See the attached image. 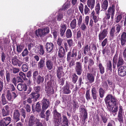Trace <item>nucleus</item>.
<instances>
[{"instance_id": "nucleus-1", "label": "nucleus", "mask_w": 126, "mask_h": 126, "mask_svg": "<svg viewBox=\"0 0 126 126\" xmlns=\"http://www.w3.org/2000/svg\"><path fill=\"white\" fill-rule=\"evenodd\" d=\"M105 101L108 107L110 108L112 112H116L118 110V100L111 94H108L105 99Z\"/></svg>"}, {"instance_id": "nucleus-2", "label": "nucleus", "mask_w": 126, "mask_h": 126, "mask_svg": "<svg viewBox=\"0 0 126 126\" xmlns=\"http://www.w3.org/2000/svg\"><path fill=\"white\" fill-rule=\"evenodd\" d=\"M123 21H121L120 23L112 26L110 32V39H113L115 35L117 36L119 33L122 26Z\"/></svg>"}, {"instance_id": "nucleus-3", "label": "nucleus", "mask_w": 126, "mask_h": 126, "mask_svg": "<svg viewBox=\"0 0 126 126\" xmlns=\"http://www.w3.org/2000/svg\"><path fill=\"white\" fill-rule=\"evenodd\" d=\"M49 29L48 27L38 29L35 32L34 36L36 38H38L39 36L41 37L49 33Z\"/></svg>"}, {"instance_id": "nucleus-4", "label": "nucleus", "mask_w": 126, "mask_h": 126, "mask_svg": "<svg viewBox=\"0 0 126 126\" xmlns=\"http://www.w3.org/2000/svg\"><path fill=\"white\" fill-rule=\"evenodd\" d=\"M53 118L54 119V124L55 126H59L61 122L62 117L61 114L57 112L56 110L53 111Z\"/></svg>"}, {"instance_id": "nucleus-5", "label": "nucleus", "mask_w": 126, "mask_h": 126, "mask_svg": "<svg viewBox=\"0 0 126 126\" xmlns=\"http://www.w3.org/2000/svg\"><path fill=\"white\" fill-rule=\"evenodd\" d=\"M42 111L44 112L50 105V102L48 99L44 98L41 101Z\"/></svg>"}, {"instance_id": "nucleus-6", "label": "nucleus", "mask_w": 126, "mask_h": 126, "mask_svg": "<svg viewBox=\"0 0 126 126\" xmlns=\"http://www.w3.org/2000/svg\"><path fill=\"white\" fill-rule=\"evenodd\" d=\"M78 54V50L75 48H73L72 52H69L67 54V60L68 61L70 62L71 57L76 58Z\"/></svg>"}, {"instance_id": "nucleus-7", "label": "nucleus", "mask_w": 126, "mask_h": 126, "mask_svg": "<svg viewBox=\"0 0 126 126\" xmlns=\"http://www.w3.org/2000/svg\"><path fill=\"white\" fill-rule=\"evenodd\" d=\"M17 95L16 93L12 92V94L10 92L7 90L6 92V97L7 99L9 102H12Z\"/></svg>"}, {"instance_id": "nucleus-8", "label": "nucleus", "mask_w": 126, "mask_h": 126, "mask_svg": "<svg viewBox=\"0 0 126 126\" xmlns=\"http://www.w3.org/2000/svg\"><path fill=\"white\" fill-rule=\"evenodd\" d=\"M11 119L9 116L3 118L0 121V126H7L10 123Z\"/></svg>"}, {"instance_id": "nucleus-9", "label": "nucleus", "mask_w": 126, "mask_h": 126, "mask_svg": "<svg viewBox=\"0 0 126 126\" xmlns=\"http://www.w3.org/2000/svg\"><path fill=\"white\" fill-rule=\"evenodd\" d=\"M13 115L14 123H16L19 120L20 113L18 110L17 109H14L13 111Z\"/></svg>"}, {"instance_id": "nucleus-10", "label": "nucleus", "mask_w": 126, "mask_h": 126, "mask_svg": "<svg viewBox=\"0 0 126 126\" xmlns=\"http://www.w3.org/2000/svg\"><path fill=\"white\" fill-rule=\"evenodd\" d=\"M45 90L48 95L49 96L50 95L54 93L53 89L51 87L50 83L48 82L47 83V84L45 85Z\"/></svg>"}, {"instance_id": "nucleus-11", "label": "nucleus", "mask_w": 126, "mask_h": 126, "mask_svg": "<svg viewBox=\"0 0 126 126\" xmlns=\"http://www.w3.org/2000/svg\"><path fill=\"white\" fill-rule=\"evenodd\" d=\"M123 110L122 106L119 104L117 117L120 123H122L123 122V114L124 113V112H123Z\"/></svg>"}, {"instance_id": "nucleus-12", "label": "nucleus", "mask_w": 126, "mask_h": 126, "mask_svg": "<svg viewBox=\"0 0 126 126\" xmlns=\"http://www.w3.org/2000/svg\"><path fill=\"white\" fill-rule=\"evenodd\" d=\"M108 33L107 29H105L101 30L98 35V38L99 41L103 40L106 37Z\"/></svg>"}, {"instance_id": "nucleus-13", "label": "nucleus", "mask_w": 126, "mask_h": 126, "mask_svg": "<svg viewBox=\"0 0 126 126\" xmlns=\"http://www.w3.org/2000/svg\"><path fill=\"white\" fill-rule=\"evenodd\" d=\"M97 87L95 85H93L92 86L91 89L92 96L94 100H97L98 96V92L97 90Z\"/></svg>"}, {"instance_id": "nucleus-14", "label": "nucleus", "mask_w": 126, "mask_h": 126, "mask_svg": "<svg viewBox=\"0 0 126 126\" xmlns=\"http://www.w3.org/2000/svg\"><path fill=\"white\" fill-rule=\"evenodd\" d=\"M118 75L121 77L126 75V67L124 66H121L118 69Z\"/></svg>"}, {"instance_id": "nucleus-15", "label": "nucleus", "mask_w": 126, "mask_h": 126, "mask_svg": "<svg viewBox=\"0 0 126 126\" xmlns=\"http://www.w3.org/2000/svg\"><path fill=\"white\" fill-rule=\"evenodd\" d=\"M75 69L77 74L78 75H80L82 71L81 63L80 62H77Z\"/></svg>"}, {"instance_id": "nucleus-16", "label": "nucleus", "mask_w": 126, "mask_h": 126, "mask_svg": "<svg viewBox=\"0 0 126 126\" xmlns=\"http://www.w3.org/2000/svg\"><path fill=\"white\" fill-rule=\"evenodd\" d=\"M89 20V17L88 16H86L85 19V22H83L80 26V29L82 31H85L87 28L86 25H88Z\"/></svg>"}, {"instance_id": "nucleus-17", "label": "nucleus", "mask_w": 126, "mask_h": 126, "mask_svg": "<svg viewBox=\"0 0 126 126\" xmlns=\"http://www.w3.org/2000/svg\"><path fill=\"white\" fill-rule=\"evenodd\" d=\"M12 62L14 65L18 66L19 67H20L21 64L23 63V62L17 59V57L15 56L12 59Z\"/></svg>"}, {"instance_id": "nucleus-18", "label": "nucleus", "mask_w": 126, "mask_h": 126, "mask_svg": "<svg viewBox=\"0 0 126 126\" xmlns=\"http://www.w3.org/2000/svg\"><path fill=\"white\" fill-rule=\"evenodd\" d=\"M46 51L48 53L51 52L53 50L54 45L51 43H47L45 46Z\"/></svg>"}, {"instance_id": "nucleus-19", "label": "nucleus", "mask_w": 126, "mask_h": 126, "mask_svg": "<svg viewBox=\"0 0 126 126\" xmlns=\"http://www.w3.org/2000/svg\"><path fill=\"white\" fill-rule=\"evenodd\" d=\"M115 5L112 4L108 8L107 12L108 14H111V18L112 19L114 14Z\"/></svg>"}, {"instance_id": "nucleus-20", "label": "nucleus", "mask_w": 126, "mask_h": 126, "mask_svg": "<svg viewBox=\"0 0 126 126\" xmlns=\"http://www.w3.org/2000/svg\"><path fill=\"white\" fill-rule=\"evenodd\" d=\"M79 112L83 114V117L85 121L87 118V110L85 108V106L83 105H82L80 106L79 109Z\"/></svg>"}, {"instance_id": "nucleus-21", "label": "nucleus", "mask_w": 126, "mask_h": 126, "mask_svg": "<svg viewBox=\"0 0 126 126\" xmlns=\"http://www.w3.org/2000/svg\"><path fill=\"white\" fill-rule=\"evenodd\" d=\"M120 40L122 46H125L126 44V32H124L122 33Z\"/></svg>"}, {"instance_id": "nucleus-22", "label": "nucleus", "mask_w": 126, "mask_h": 126, "mask_svg": "<svg viewBox=\"0 0 126 126\" xmlns=\"http://www.w3.org/2000/svg\"><path fill=\"white\" fill-rule=\"evenodd\" d=\"M37 119V118H35L33 116H31L29 119V126H33L35 124V123H36Z\"/></svg>"}, {"instance_id": "nucleus-23", "label": "nucleus", "mask_w": 126, "mask_h": 126, "mask_svg": "<svg viewBox=\"0 0 126 126\" xmlns=\"http://www.w3.org/2000/svg\"><path fill=\"white\" fill-rule=\"evenodd\" d=\"M56 74L57 77L60 78L61 76H63V68L62 66H60L57 68Z\"/></svg>"}, {"instance_id": "nucleus-24", "label": "nucleus", "mask_w": 126, "mask_h": 126, "mask_svg": "<svg viewBox=\"0 0 126 126\" xmlns=\"http://www.w3.org/2000/svg\"><path fill=\"white\" fill-rule=\"evenodd\" d=\"M86 76L87 79L90 83H91L94 82V76L93 74L90 73H88Z\"/></svg>"}, {"instance_id": "nucleus-25", "label": "nucleus", "mask_w": 126, "mask_h": 126, "mask_svg": "<svg viewBox=\"0 0 126 126\" xmlns=\"http://www.w3.org/2000/svg\"><path fill=\"white\" fill-rule=\"evenodd\" d=\"M27 88V86L25 84L19 83L17 85V88L20 91H26Z\"/></svg>"}, {"instance_id": "nucleus-26", "label": "nucleus", "mask_w": 126, "mask_h": 126, "mask_svg": "<svg viewBox=\"0 0 126 126\" xmlns=\"http://www.w3.org/2000/svg\"><path fill=\"white\" fill-rule=\"evenodd\" d=\"M59 50L58 51V55L60 57L62 58L64 55L65 52V49L62 46H60L59 47Z\"/></svg>"}, {"instance_id": "nucleus-27", "label": "nucleus", "mask_w": 126, "mask_h": 126, "mask_svg": "<svg viewBox=\"0 0 126 126\" xmlns=\"http://www.w3.org/2000/svg\"><path fill=\"white\" fill-rule=\"evenodd\" d=\"M46 65L47 69L48 70H51L53 68V63L50 60H47L46 62Z\"/></svg>"}, {"instance_id": "nucleus-28", "label": "nucleus", "mask_w": 126, "mask_h": 126, "mask_svg": "<svg viewBox=\"0 0 126 126\" xmlns=\"http://www.w3.org/2000/svg\"><path fill=\"white\" fill-rule=\"evenodd\" d=\"M118 54L117 53V52L113 57L112 60V68L113 69L115 68L116 64L117 62L118 59Z\"/></svg>"}, {"instance_id": "nucleus-29", "label": "nucleus", "mask_w": 126, "mask_h": 126, "mask_svg": "<svg viewBox=\"0 0 126 126\" xmlns=\"http://www.w3.org/2000/svg\"><path fill=\"white\" fill-rule=\"evenodd\" d=\"M8 44L6 40L4 41L3 40L0 39V48L2 50H3V48H6Z\"/></svg>"}, {"instance_id": "nucleus-30", "label": "nucleus", "mask_w": 126, "mask_h": 126, "mask_svg": "<svg viewBox=\"0 0 126 126\" xmlns=\"http://www.w3.org/2000/svg\"><path fill=\"white\" fill-rule=\"evenodd\" d=\"M63 121H62V119L60 124H61L62 126H68V120L66 117L65 115H63Z\"/></svg>"}, {"instance_id": "nucleus-31", "label": "nucleus", "mask_w": 126, "mask_h": 126, "mask_svg": "<svg viewBox=\"0 0 126 126\" xmlns=\"http://www.w3.org/2000/svg\"><path fill=\"white\" fill-rule=\"evenodd\" d=\"M95 3V0H87V5L91 10L94 8Z\"/></svg>"}, {"instance_id": "nucleus-32", "label": "nucleus", "mask_w": 126, "mask_h": 126, "mask_svg": "<svg viewBox=\"0 0 126 126\" xmlns=\"http://www.w3.org/2000/svg\"><path fill=\"white\" fill-rule=\"evenodd\" d=\"M66 29V25L65 24L61 25L60 30V34L61 36H63Z\"/></svg>"}, {"instance_id": "nucleus-33", "label": "nucleus", "mask_w": 126, "mask_h": 126, "mask_svg": "<svg viewBox=\"0 0 126 126\" xmlns=\"http://www.w3.org/2000/svg\"><path fill=\"white\" fill-rule=\"evenodd\" d=\"M125 62L122 57L119 56L118 58V60L117 62V67H119L124 64Z\"/></svg>"}, {"instance_id": "nucleus-34", "label": "nucleus", "mask_w": 126, "mask_h": 126, "mask_svg": "<svg viewBox=\"0 0 126 126\" xmlns=\"http://www.w3.org/2000/svg\"><path fill=\"white\" fill-rule=\"evenodd\" d=\"M30 96L32 99H33V101L35 102L39 98L40 95L39 94H36L32 92L30 95Z\"/></svg>"}, {"instance_id": "nucleus-35", "label": "nucleus", "mask_w": 126, "mask_h": 126, "mask_svg": "<svg viewBox=\"0 0 126 126\" xmlns=\"http://www.w3.org/2000/svg\"><path fill=\"white\" fill-rule=\"evenodd\" d=\"M38 52L39 54L41 55H43L45 53L44 47L43 45H40L38 47Z\"/></svg>"}, {"instance_id": "nucleus-36", "label": "nucleus", "mask_w": 126, "mask_h": 126, "mask_svg": "<svg viewBox=\"0 0 126 126\" xmlns=\"http://www.w3.org/2000/svg\"><path fill=\"white\" fill-rule=\"evenodd\" d=\"M38 68L39 69H42L45 65V61L44 59H41L38 64Z\"/></svg>"}, {"instance_id": "nucleus-37", "label": "nucleus", "mask_w": 126, "mask_h": 126, "mask_svg": "<svg viewBox=\"0 0 126 126\" xmlns=\"http://www.w3.org/2000/svg\"><path fill=\"white\" fill-rule=\"evenodd\" d=\"M63 92L64 94H70L71 91L70 89L68 84H66V85L64 87L63 89Z\"/></svg>"}, {"instance_id": "nucleus-38", "label": "nucleus", "mask_w": 126, "mask_h": 126, "mask_svg": "<svg viewBox=\"0 0 126 126\" xmlns=\"http://www.w3.org/2000/svg\"><path fill=\"white\" fill-rule=\"evenodd\" d=\"M77 26V21L76 19H73L70 23V27L71 29H74Z\"/></svg>"}, {"instance_id": "nucleus-39", "label": "nucleus", "mask_w": 126, "mask_h": 126, "mask_svg": "<svg viewBox=\"0 0 126 126\" xmlns=\"http://www.w3.org/2000/svg\"><path fill=\"white\" fill-rule=\"evenodd\" d=\"M108 5V2L107 0H105L101 5V7L103 10H106L107 9Z\"/></svg>"}, {"instance_id": "nucleus-40", "label": "nucleus", "mask_w": 126, "mask_h": 126, "mask_svg": "<svg viewBox=\"0 0 126 126\" xmlns=\"http://www.w3.org/2000/svg\"><path fill=\"white\" fill-rule=\"evenodd\" d=\"M78 40V46L81 48V44L83 45L84 43V37L83 36L82 37L79 39H77Z\"/></svg>"}, {"instance_id": "nucleus-41", "label": "nucleus", "mask_w": 126, "mask_h": 126, "mask_svg": "<svg viewBox=\"0 0 126 126\" xmlns=\"http://www.w3.org/2000/svg\"><path fill=\"white\" fill-rule=\"evenodd\" d=\"M44 80V78L43 77L41 76L40 75H38L36 79L37 82L38 84H40L42 83Z\"/></svg>"}, {"instance_id": "nucleus-42", "label": "nucleus", "mask_w": 126, "mask_h": 126, "mask_svg": "<svg viewBox=\"0 0 126 126\" xmlns=\"http://www.w3.org/2000/svg\"><path fill=\"white\" fill-rule=\"evenodd\" d=\"M66 37L67 38H71L72 36V32L71 30L68 29H67L66 32Z\"/></svg>"}, {"instance_id": "nucleus-43", "label": "nucleus", "mask_w": 126, "mask_h": 126, "mask_svg": "<svg viewBox=\"0 0 126 126\" xmlns=\"http://www.w3.org/2000/svg\"><path fill=\"white\" fill-rule=\"evenodd\" d=\"M98 66L100 73L103 74L105 72L104 67L101 63H99L98 65Z\"/></svg>"}, {"instance_id": "nucleus-44", "label": "nucleus", "mask_w": 126, "mask_h": 126, "mask_svg": "<svg viewBox=\"0 0 126 126\" xmlns=\"http://www.w3.org/2000/svg\"><path fill=\"white\" fill-rule=\"evenodd\" d=\"M24 48L23 45H18L16 46V51L18 53H20Z\"/></svg>"}, {"instance_id": "nucleus-45", "label": "nucleus", "mask_w": 126, "mask_h": 126, "mask_svg": "<svg viewBox=\"0 0 126 126\" xmlns=\"http://www.w3.org/2000/svg\"><path fill=\"white\" fill-rule=\"evenodd\" d=\"M70 7V2L69 1H67L63 5L62 7V9L63 10H65L67 9Z\"/></svg>"}, {"instance_id": "nucleus-46", "label": "nucleus", "mask_w": 126, "mask_h": 126, "mask_svg": "<svg viewBox=\"0 0 126 126\" xmlns=\"http://www.w3.org/2000/svg\"><path fill=\"white\" fill-rule=\"evenodd\" d=\"M105 91L102 88H100L99 89V94L100 97L102 98L104 96Z\"/></svg>"}, {"instance_id": "nucleus-47", "label": "nucleus", "mask_w": 126, "mask_h": 126, "mask_svg": "<svg viewBox=\"0 0 126 126\" xmlns=\"http://www.w3.org/2000/svg\"><path fill=\"white\" fill-rule=\"evenodd\" d=\"M77 19L78 21V24L79 26L82 24L83 21V17L81 15H80L77 17Z\"/></svg>"}, {"instance_id": "nucleus-48", "label": "nucleus", "mask_w": 126, "mask_h": 126, "mask_svg": "<svg viewBox=\"0 0 126 126\" xmlns=\"http://www.w3.org/2000/svg\"><path fill=\"white\" fill-rule=\"evenodd\" d=\"M90 49V46H89L88 45H86L84 47L83 53L85 55Z\"/></svg>"}, {"instance_id": "nucleus-49", "label": "nucleus", "mask_w": 126, "mask_h": 126, "mask_svg": "<svg viewBox=\"0 0 126 126\" xmlns=\"http://www.w3.org/2000/svg\"><path fill=\"white\" fill-rule=\"evenodd\" d=\"M107 68L108 70H110L112 72V65L111 61H109L107 63Z\"/></svg>"}, {"instance_id": "nucleus-50", "label": "nucleus", "mask_w": 126, "mask_h": 126, "mask_svg": "<svg viewBox=\"0 0 126 126\" xmlns=\"http://www.w3.org/2000/svg\"><path fill=\"white\" fill-rule=\"evenodd\" d=\"M5 94H2L1 96V101L2 105H4L6 104L7 101L6 100L5 97Z\"/></svg>"}, {"instance_id": "nucleus-51", "label": "nucleus", "mask_w": 126, "mask_h": 126, "mask_svg": "<svg viewBox=\"0 0 126 126\" xmlns=\"http://www.w3.org/2000/svg\"><path fill=\"white\" fill-rule=\"evenodd\" d=\"M88 70H90L91 66L94 64V62L93 60L91 59H89L88 61Z\"/></svg>"}, {"instance_id": "nucleus-52", "label": "nucleus", "mask_w": 126, "mask_h": 126, "mask_svg": "<svg viewBox=\"0 0 126 126\" xmlns=\"http://www.w3.org/2000/svg\"><path fill=\"white\" fill-rule=\"evenodd\" d=\"M100 10V5L99 3H98L96 4L95 7V10L96 14L99 15V11Z\"/></svg>"}, {"instance_id": "nucleus-53", "label": "nucleus", "mask_w": 126, "mask_h": 126, "mask_svg": "<svg viewBox=\"0 0 126 126\" xmlns=\"http://www.w3.org/2000/svg\"><path fill=\"white\" fill-rule=\"evenodd\" d=\"M1 110V113L3 117L5 116L9 115V113L5 110L4 108H2Z\"/></svg>"}, {"instance_id": "nucleus-54", "label": "nucleus", "mask_w": 126, "mask_h": 126, "mask_svg": "<svg viewBox=\"0 0 126 126\" xmlns=\"http://www.w3.org/2000/svg\"><path fill=\"white\" fill-rule=\"evenodd\" d=\"M55 21V18L54 16H52V17L50 16L48 17V24H51V23H53Z\"/></svg>"}, {"instance_id": "nucleus-55", "label": "nucleus", "mask_w": 126, "mask_h": 126, "mask_svg": "<svg viewBox=\"0 0 126 126\" xmlns=\"http://www.w3.org/2000/svg\"><path fill=\"white\" fill-rule=\"evenodd\" d=\"M85 97L86 99L88 101H89L91 98L89 90H88L86 91L85 94Z\"/></svg>"}, {"instance_id": "nucleus-56", "label": "nucleus", "mask_w": 126, "mask_h": 126, "mask_svg": "<svg viewBox=\"0 0 126 126\" xmlns=\"http://www.w3.org/2000/svg\"><path fill=\"white\" fill-rule=\"evenodd\" d=\"M6 76L7 81L8 82H9L10 80V73L7 71L6 72Z\"/></svg>"}, {"instance_id": "nucleus-57", "label": "nucleus", "mask_w": 126, "mask_h": 126, "mask_svg": "<svg viewBox=\"0 0 126 126\" xmlns=\"http://www.w3.org/2000/svg\"><path fill=\"white\" fill-rule=\"evenodd\" d=\"M29 52L27 48L25 49L22 52L21 55L22 57H25L29 54Z\"/></svg>"}, {"instance_id": "nucleus-58", "label": "nucleus", "mask_w": 126, "mask_h": 126, "mask_svg": "<svg viewBox=\"0 0 126 126\" xmlns=\"http://www.w3.org/2000/svg\"><path fill=\"white\" fill-rule=\"evenodd\" d=\"M84 10L85 14L86 15L89 13L90 10L87 5H85L84 6Z\"/></svg>"}, {"instance_id": "nucleus-59", "label": "nucleus", "mask_w": 126, "mask_h": 126, "mask_svg": "<svg viewBox=\"0 0 126 126\" xmlns=\"http://www.w3.org/2000/svg\"><path fill=\"white\" fill-rule=\"evenodd\" d=\"M63 18V14L62 13L59 14L57 16V20L58 21L61 20Z\"/></svg>"}, {"instance_id": "nucleus-60", "label": "nucleus", "mask_w": 126, "mask_h": 126, "mask_svg": "<svg viewBox=\"0 0 126 126\" xmlns=\"http://www.w3.org/2000/svg\"><path fill=\"white\" fill-rule=\"evenodd\" d=\"M41 109V107L39 102H38L36 105L35 110L36 111L39 112L40 111Z\"/></svg>"}, {"instance_id": "nucleus-61", "label": "nucleus", "mask_w": 126, "mask_h": 126, "mask_svg": "<svg viewBox=\"0 0 126 126\" xmlns=\"http://www.w3.org/2000/svg\"><path fill=\"white\" fill-rule=\"evenodd\" d=\"M22 70L24 72H27L28 70V67L26 64H23L22 65Z\"/></svg>"}, {"instance_id": "nucleus-62", "label": "nucleus", "mask_w": 126, "mask_h": 126, "mask_svg": "<svg viewBox=\"0 0 126 126\" xmlns=\"http://www.w3.org/2000/svg\"><path fill=\"white\" fill-rule=\"evenodd\" d=\"M51 114V111L49 110H47L46 112V120L47 121L48 120L49 116Z\"/></svg>"}, {"instance_id": "nucleus-63", "label": "nucleus", "mask_w": 126, "mask_h": 126, "mask_svg": "<svg viewBox=\"0 0 126 126\" xmlns=\"http://www.w3.org/2000/svg\"><path fill=\"white\" fill-rule=\"evenodd\" d=\"M78 76L76 74H74L73 76L72 81L73 82L75 83L76 82L78 79Z\"/></svg>"}, {"instance_id": "nucleus-64", "label": "nucleus", "mask_w": 126, "mask_h": 126, "mask_svg": "<svg viewBox=\"0 0 126 126\" xmlns=\"http://www.w3.org/2000/svg\"><path fill=\"white\" fill-rule=\"evenodd\" d=\"M1 58L2 61L4 62L6 58V55L3 52H2L1 54Z\"/></svg>"}]
</instances>
